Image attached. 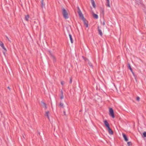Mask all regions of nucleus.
Wrapping results in <instances>:
<instances>
[{"instance_id": "nucleus-17", "label": "nucleus", "mask_w": 146, "mask_h": 146, "mask_svg": "<svg viewBox=\"0 0 146 146\" xmlns=\"http://www.w3.org/2000/svg\"><path fill=\"white\" fill-rule=\"evenodd\" d=\"M61 84L62 85H63L64 84V81H62L61 82Z\"/></svg>"}, {"instance_id": "nucleus-15", "label": "nucleus", "mask_w": 146, "mask_h": 146, "mask_svg": "<svg viewBox=\"0 0 146 146\" xmlns=\"http://www.w3.org/2000/svg\"><path fill=\"white\" fill-rule=\"evenodd\" d=\"M110 1L109 2H107V4L106 5V6L109 7H110Z\"/></svg>"}, {"instance_id": "nucleus-13", "label": "nucleus", "mask_w": 146, "mask_h": 146, "mask_svg": "<svg viewBox=\"0 0 146 146\" xmlns=\"http://www.w3.org/2000/svg\"><path fill=\"white\" fill-rule=\"evenodd\" d=\"M98 31L99 33V34L101 36H102V33L100 30V29H99V27H98Z\"/></svg>"}, {"instance_id": "nucleus-33", "label": "nucleus", "mask_w": 146, "mask_h": 146, "mask_svg": "<svg viewBox=\"0 0 146 146\" xmlns=\"http://www.w3.org/2000/svg\"><path fill=\"white\" fill-rule=\"evenodd\" d=\"M90 66H92V65H90Z\"/></svg>"}, {"instance_id": "nucleus-14", "label": "nucleus", "mask_w": 146, "mask_h": 146, "mask_svg": "<svg viewBox=\"0 0 146 146\" xmlns=\"http://www.w3.org/2000/svg\"><path fill=\"white\" fill-rule=\"evenodd\" d=\"M29 15H26L25 17V20L27 21H28L29 20Z\"/></svg>"}, {"instance_id": "nucleus-16", "label": "nucleus", "mask_w": 146, "mask_h": 146, "mask_svg": "<svg viewBox=\"0 0 146 146\" xmlns=\"http://www.w3.org/2000/svg\"><path fill=\"white\" fill-rule=\"evenodd\" d=\"M127 144L129 146H130L132 145V143L131 142H127Z\"/></svg>"}, {"instance_id": "nucleus-4", "label": "nucleus", "mask_w": 146, "mask_h": 146, "mask_svg": "<svg viewBox=\"0 0 146 146\" xmlns=\"http://www.w3.org/2000/svg\"><path fill=\"white\" fill-rule=\"evenodd\" d=\"M83 20L84 25H85L86 27H88V22L85 19V18H83L82 19Z\"/></svg>"}, {"instance_id": "nucleus-19", "label": "nucleus", "mask_w": 146, "mask_h": 146, "mask_svg": "<svg viewBox=\"0 0 146 146\" xmlns=\"http://www.w3.org/2000/svg\"><path fill=\"white\" fill-rule=\"evenodd\" d=\"M140 98L139 97H137L136 98V100H137L139 101L140 100Z\"/></svg>"}, {"instance_id": "nucleus-27", "label": "nucleus", "mask_w": 146, "mask_h": 146, "mask_svg": "<svg viewBox=\"0 0 146 146\" xmlns=\"http://www.w3.org/2000/svg\"><path fill=\"white\" fill-rule=\"evenodd\" d=\"M103 25H105V22H103Z\"/></svg>"}, {"instance_id": "nucleus-22", "label": "nucleus", "mask_w": 146, "mask_h": 146, "mask_svg": "<svg viewBox=\"0 0 146 146\" xmlns=\"http://www.w3.org/2000/svg\"><path fill=\"white\" fill-rule=\"evenodd\" d=\"M128 68H131V67L130 65V64L129 63H128Z\"/></svg>"}, {"instance_id": "nucleus-1", "label": "nucleus", "mask_w": 146, "mask_h": 146, "mask_svg": "<svg viewBox=\"0 0 146 146\" xmlns=\"http://www.w3.org/2000/svg\"><path fill=\"white\" fill-rule=\"evenodd\" d=\"M62 13L63 17L65 19L68 18V11L64 8L62 9Z\"/></svg>"}, {"instance_id": "nucleus-29", "label": "nucleus", "mask_w": 146, "mask_h": 146, "mask_svg": "<svg viewBox=\"0 0 146 146\" xmlns=\"http://www.w3.org/2000/svg\"><path fill=\"white\" fill-rule=\"evenodd\" d=\"M102 11L103 14H104V11L103 10H102Z\"/></svg>"}, {"instance_id": "nucleus-5", "label": "nucleus", "mask_w": 146, "mask_h": 146, "mask_svg": "<svg viewBox=\"0 0 146 146\" xmlns=\"http://www.w3.org/2000/svg\"><path fill=\"white\" fill-rule=\"evenodd\" d=\"M104 122L105 125L107 127V128L110 127L109 124L106 120H104Z\"/></svg>"}, {"instance_id": "nucleus-12", "label": "nucleus", "mask_w": 146, "mask_h": 146, "mask_svg": "<svg viewBox=\"0 0 146 146\" xmlns=\"http://www.w3.org/2000/svg\"><path fill=\"white\" fill-rule=\"evenodd\" d=\"M49 112L48 111H46V113H45V115L48 118V119H49Z\"/></svg>"}, {"instance_id": "nucleus-6", "label": "nucleus", "mask_w": 146, "mask_h": 146, "mask_svg": "<svg viewBox=\"0 0 146 146\" xmlns=\"http://www.w3.org/2000/svg\"><path fill=\"white\" fill-rule=\"evenodd\" d=\"M108 129L109 133L110 135H112L113 133V132L110 127L108 128Z\"/></svg>"}, {"instance_id": "nucleus-18", "label": "nucleus", "mask_w": 146, "mask_h": 146, "mask_svg": "<svg viewBox=\"0 0 146 146\" xmlns=\"http://www.w3.org/2000/svg\"><path fill=\"white\" fill-rule=\"evenodd\" d=\"M43 106L45 108V109H46V104L44 103H43Z\"/></svg>"}, {"instance_id": "nucleus-30", "label": "nucleus", "mask_w": 146, "mask_h": 146, "mask_svg": "<svg viewBox=\"0 0 146 146\" xmlns=\"http://www.w3.org/2000/svg\"><path fill=\"white\" fill-rule=\"evenodd\" d=\"M72 79H70V83H71L72 82Z\"/></svg>"}, {"instance_id": "nucleus-21", "label": "nucleus", "mask_w": 146, "mask_h": 146, "mask_svg": "<svg viewBox=\"0 0 146 146\" xmlns=\"http://www.w3.org/2000/svg\"><path fill=\"white\" fill-rule=\"evenodd\" d=\"M41 3H42V6H44V4L43 3V0H42Z\"/></svg>"}, {"instance_id": "nucleus-25", "label": "nucleus", "mask_w": 146, "mask_h": 146, "mask_svg": "<svg viewBox=\"0 0 146 146\" xmlns=\"http://www.w3.org/2000/svg\"><path fill=\"white\" fill-rule=\"evenodd\" d=\"M63 95H62L60 97V98L61 99H63Z\"/></svg>"}, {"instance_id": "nucleus-24", "label": "nucleus", "mask_w": 146, "mask_h": 146, "mask_svg": "<svg viewBox=\"0 0 146 146\" xmlns=\"http://www.w3.org/2000/svg\"><path fill=\"white\" fill-rule=\"evenodd\" d=\"M130 69V70L131 71V72L133 73V71H132V69L131 68H129Z\"/></svg>"}, {"instance_id": "nucleus-23", "label": "nucleus", "mask_w": 146, "mask_h": 146, "mask_svg": "<svg viewBox=\"0 0 146 146\" xmlns=\"http://www.w3.org/2000/svg\"><path fill=\"white\" fill-rule=\"evenodd\" d=\"M130 69V70L131 71V72L133 73V71H132V69L131 68H129Z\"/></svg>"}, {"instance_id": "nucleus-31", "label": "nucleus", "mask_w": 146, "mask_h": 146, "mask_svg": "<svg viewBox=\"0 0 146 146\" xmlns=\"http://www.w3.org/2000/svg\"><path fill=\"white\" fill-rule=\"evenodd\" d=\"M7 38L8 39V40H9V39L8 38V37H7Z\"/></svg>"}, {"instance_id": "nucleus-34", "label": "nucleus", "mask_w": 146, "mask_h": 146, "mask_svg": "<svg viewBox=\"0 0 146 146\" xmlns=\"http://www.w3.org/2000/svg\"><path fill=\"white\" fill-rule=\"evenodd\" d=\"M64 114H65V112H64Z\"/></svg>"}, {"instance_id": "nucleus-9", "label": "nucleus", "mask_w": 146, "mask_h": 146, "mask_svg": "<svg viewBox=\"0 0 146 146\" xmlns=\"http://www.w3.org/2000/svg\"><path fill=\"white\" fill-rule=\"evenodd\" d=\"M92 4L94 8L96 7V5L94 0H91Z\"/></svg>"}, {"instance_id": "nucleus-11", "label": "nucleus", "mask_w": 146, "mask_h": 146, "mask_svg": "<svg viewBox=\"0 0 146 146\" xmlns=\"http://www.w3.org/2000/svg\"><path fill=\"white\" fill-rule=\"evenodd\" d=\"M92 15L93 16V17L96 19H97L98 18V15H97V14H96L94 13H93L92 14Z\"/></svg>"}, {"instance_id": "nucleus-2", "label": "nucleus", "mask_w": 146, "mask_h": 146, "mask_svg": "<svg viewBox=\"0 0 146 146\" xmlns=\"http://www.w3.org/2000/svg\"><path fill=\"white\" fill-rule=\"evenodd\" d=\"M109 111L110 115L113 118H114L115 117V116L114 115L113 110V109L111 108H109Z\"/></svg>"}, {"instance_id": "nucleus-3", "label": "nucleus", "mask_w": 146, "mask_h": 146, "mask_svg": "<svg viewBox=\"0 0 146 146\" xmlns=\"http://www.w3.org/2000/svg\"><path fill=\"white\" fill-rule=\"evenodd\" d=\"M78 13L79 14L80 17L82 19L84 18V17L83 14L78 7Z\"/></svg>"}, {"instance_id": "nucleus-32", "label": "nucleus", "mask_w": 146, "mask_h": 146, "mask_svg": "<svg viewBox=\"0 0 146 146\" xmlns=\"http://www.w3.org/2000/svg\"><path fill=\"white\" fill-rule=\"evenodd\" d=\"M8 88H9V89H10V88H9V87H8Z\"/></svg>"}, {"instance_id": "nucleus-7", "label": "nucleus", "mask_w": 146, "mask_h": 146, "mask_svg": "<svg viewBox=\"0 0 146 146\" xmlns=\"http://www.w3.org/2000/svg\"><path fill=\"white\" fill-rule=\"evenodd\" d=\"M122 135L123 136V137L124 138L125 140L126 141H128V139L127 137V136H126V135H125V134L123 133Z\"/></svg>"}, {"instance_id": "nucleus-20", "label": "nucleus", "mask_w": 146, "mask_h": 146, "mask_svg": "<svg viewBox=\"0 0 146 146\" xmlns=\"http://www.w3.org/2000/svg\"><path fill=\"white\" fill-rule=\"evenodd\" d=\"M63 105H64V104L63 103H60V106H62V107L63 106Z\"/></svg>"}, {"instance_id": "nucleus-26", "label": "nucleus", "mask_w": 146, "mask_h": 146, "mask_svg": "<svg viewBox=\"0 0 146 146\" xmlns=\"http://www.w3.org/2000/svg\"><path fill=\"white\" fill-rule=\"evenodd\" d=\"M52 58H53V59H55V57L54 56L52 55Z\"/></svg>"}, {"instance_id": "nucleus-10", "label": "nucleus", "mask_w": 146, "mask_h": 146, "mask_svg": "<svg viewBox=\"0 0 146 146\" xmlns=\"http://www.w3.org/2000/svg\"><path fill=\"white\" fill-rule=\"evenodd\" d=\"M69 38H70V40L71 42L72 43L73 42V41L72 38V37L71 35L70 34H69Z\"/></svg>"}, {"instance_id": "nucleus-28", "label": "nucleus", "mask_w": 146, "mask_h": 146, "mask_svg": "<svg viewBox=\"0 0 146 146\" xmlns=\"http://www.w3.org/2000/svg\"><path fill=\"white\" fill-rule=\"evenodd\" d=\"M106 0L107 1V2H109L110 1V0Z\"/></svg>"}, {"instance_id": "nucleus-8", "label": "nucleus", "mask_w": 146, "mask_h": 146, "mask_svg": "<svg viewBox=\"0 0 146 146\" xmlns=\"http://www.w3.org/2000/svg\"><path fill=\"white\" fill-rule=\"evenodd\" d=\"M0 46L4 50H6V49L4 46L3 43L1 41H0Z\"/></svg>"}]
</instances>
